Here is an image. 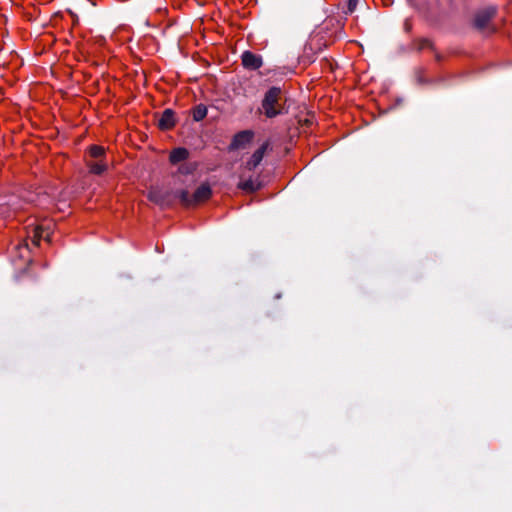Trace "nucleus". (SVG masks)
<instances>
[{
    "instance_id": "nucleus-1",
    "label": "nucleus",
    "mask_w": 512,
    "mask_h": 512,
    "mask_svg": "<svg viewBox=\"0 0 512 512\" xmlns=\"http://www.w3.org/2000/svg\"><path fill=\"white\" fill-rule=\"evenodd\" d=\"M53 197L41 189L36 192H26L24 199L18 196L10 195L3 202H0V219H8L15 216L21 209L23 204H35L43 208L48 207L52 203Z\"/></svg>"
},
{
    "instance_id": "nucleus-2",
    "label": "nucleus",
    "mask_w": 512,
    "mask_h": 512,
    "mask_svg": "<svg viewBox=\"0 0 512 512\" xmlns=\"http://www.w3.org/2000/svg\"><path fill=\"white\" fill-rule=\"evenodd\" d=\"M26 229V238L15 246V248L18 250L19 257L22 259H25L29 256L30 248L28 239L32 242V244L37 246L42 239L50 241L51 236V229L49 224H32L27 226Z\"/></svg>"
},
{
    "instance_id": "nucleus-3",
    "label": "nucleus",
    "mask_w": 512,
    "mask_h": 512,
    "mask_svg": "<svg viewBox=\"0 0 512 512\" xmlns=\"http://www.w3.org/2000/svg\"><path fill=\"white\" fill-rule=\"evenodd\" d=\"M261 111L267 118H275L285 113L284 96L280 87H270L261 101Z\"/></svg>"
},
{
    "instance_id": "nucleus-4",
    "label": "nucleus",
    "mask_w": 512,
    "mask_h": 512,
    "mask_svg": "<svg viewBox=\"0 0 512 512\" xmlns=\"http://www.w3.org/2000/svg\"><path fill=\"white\" fill-rule=\"evenodd\" d=\"M211 194V186L208 183H202L193 194L186 190H181L178 192L177 197L183 205L194 206L208 200Z\"/></svg>"
},
{
    "instance_id": "nucleus-5",
    "label": "nucleus",
    "mask_w": 512,
    "mask_h": 512,
    "mask_svg": "<svg viewBox=\"0 0 512 512\" xmlns=\"http://www.w3.org/2000/svg\"><path fill=\"white\" fill-rule=\"evenodd\" d=\"M495 13L496 9L494 7H488L479 11L475 16V26L478 29H485Z\"/></svg>"
},
{
    "instance_id": "nucleus-6",
    "label": "nucleus",
    "mask_w": 512,
    "mask_h": 512,
    "mask_svg": "<svg viewBox=\"0 0 512 512\" xmlns=\"http://www.w3.org/2000/svg\"><path fill=\"white\" fill-rule=\"evenodd\" d=\"M241 59L243 66L249 70H257L263 64L261 56L256 55L250 51H245L242 54Z\"/></svg>"
},
{
    "instance_id": "nucleus-7",
    "label": "nucleus",
    "mask_w": 512,
    "mask_h": 512,
    "mask_svg": "<svg viewBox=\"0 0 512 512\" xmlns=\"http://www.w3.org/2000/svg\"><path fill=\"white\" fill-rule=\"evenodd\" d=\"M254 133L250 130H244L237 133L231 143V146L235 149L244 148L253 139Z\"/></svg>"
},
{
    "instance_id": "nucleus-8",
    "label": "nucleus",
    "mask_w": 512,
    "mask_h": 512,
    "mask_svg": "<svg viewBox=\"0 0 512 512\" xmlns=\"http://www.w3.org/2000/svg\"><path fill=\"white\" fill-rule=\"evenodd\" d=\"M268 148V143H263L250 157L246 163V167L249 170H254L263 160L265 152Z\"/></svg>"
},
{
    "instance_id": "nucleus-9",
    "label": "nucleus",
    "mask_w": 512,
    "mask_h": 512,
    "mask_svg": "<svg viewBox=\"0 0 512 512\" xmlns=\"http://www.w3.org/2000/svg\"><path fill=\"white\" fill-rule=\"evenodd\" d=\"M175 125V117L174 112L171 109H166L160 119H159V127L163 130H168L174 127Z\"/></svg>"
},
{
    "instance_id": "nucleus-10",
    "label": "nucleus",
    "mask_w": 512,
    "mask_h": 512,
    "mask_svg": "<svg viewBox=\"0 0 512 512\" xmlns=\"http://www.w3.org/2000/svg\"><path fill=\"white\" fill-rule=\"evenodd\" d=\"M86 165L89 168L90 173L95 175H101L107 170V163L103 161V159L100 160H87Z\"/></svg>"
},
{
    "instance_id": "nucleus-11",
    "label": "nucleus",
    "mask_w": 512,
    "mask_h": 512,
    "mask_svg": "<svg viewBox=\"0 0 512 512\" xmlns=\"http://www.w3.org/2000/svg\"><path fill=\"white\" fill-rule=\"evenodd\" d=\"M189 157V151L186 148L178 147L171 151L169 160L172 164L185 161Z\"/></svg>"
},
{
    "instance_id": "nucleus-12",
    "label": "nucleus",
    "mask_w": 512,
    "mask_h": 512,
    "mask_svg": "<svg viewBox=\"0 0 512 512\" xmlns=\"http://www.w3.org/2000/svg\"><path fill=\"white\" fill-rule=\"evenodd\" d=\"M148 199L160 206L166 205L164 193L158 188H152L148 192Z\"/></svg>"
},
{
    "instance_id": "nucleus-13",
    "label": "nucleus",
    "mask_w": 512,
    "mask_h": 512,
    "mask_svg": "<svg viewBox=\"0 0 512 512\" xmlns=\"http://www.w3.org/2000/svg\"><path fill=\"white\" fill-rule=\"evenodd\" d=\"M88 154L93 160H100L105 157V149L102 146L92 145L88 149Z\"/></svg>"
},
{
    "instance_id": "nucleus-14",
    "label": "nucleus",
    "mask_w": 512,
    "mask_h": 512,
    "mask_svg": "<svg viewBox=\"0 0 512 512\" xmlns=\"http://www.w3.org/2000/svg\"><path fill=\"white\" fill-rule=\"evenodd\" d=\"M207 115V108L206 106L200 104L196 106L193 110V119L195 121H201L203 120Z\"/></svg>"
},
{
    "instance_id": "nucleus-15",
    "label": "nucleus",
    "mask_w": 512,
    "mask_h": 512,
    "mask_svg": "<svg viewBox=\"0 0 512 512\" xmlns=\"http://www.w3.org/2000/svg\"><path fill=\"white\" fill-rule=\"evenodd\" d=\"M240 187L246 191H254L256 189L254 183L251 180L242 182Z\"/></svg>"
},
{
    "instance_id": "nucleus-16",
    "label": "nucleus",
    "mask_w": 512,
    "mask_h": 512,
    "mask_svg": "<svg viewBox=\"0 0 512 512\" xmlns=\"http://www.w3.org/2000/svg\"><path fill=\"white\" fill-rule=\"evenodd\" d=\"M359 1L360 0H348V12L349 13L354 12Z\"/></svg>"
}]
</instances>
